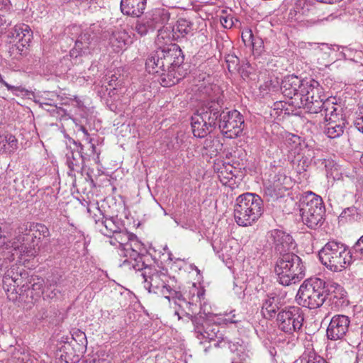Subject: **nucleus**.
<instances>
[{"mask_svg":"<svg viewBox=\"0 0 363 363\" xmlns=\"http://www.w3.org/2000/svg\"><path fill=\"white\" fill-rule=\"evenodd\" d=\"M179 286L177 283L176 295L172 297H166L169 303L172 301L182 309H188L192 313L204 314L207 319L203 320L201 323H194V333L196 337L202 343L203 341H216L214 344L216 347H224L228 345L232 352H235L240 359L239 362L233 360L231 363H243L247 358L250 357V350L247 342L243 340L238 342H231L225 340L222 333H220V325H228L229 323H237L240 321L238 318V315L235 311H231L229 313L213 314L207 310V304L205 299V289L195 283H193L186 289L184 294L179 291Z\"/></svg>","mask_w":363,"mask_h":363,"instance_id":"f257e3e1","label":"nucleus"},{"mask_svg":"<svg viewBox=\"0 0 363 363\" xmlns=\"http://www.w3.org/2000/svg\"><path fill=\"white\" fill-rule=\"evenodd\" d=\"M109 243L118 248L120 256L125 257L123 264L133 268L138 277L143 278L144 287L149 293L167 298L176 295V279L145 264V257L140 253L143 245L135 235L128 233L123 227L109 237Z\"/></svg>","mask_w":363,"mask_h":363,"instance_id":"f03ea898","label":"nucleus"},{"mask_svg":"<svg viewBox=\"0 0 363 363\" xmlns=\"http://www.w3.org/2000/svg\"><path fill=\"white\" fill-rule=\"evenodd\" d=\"M19 242L17 241L9 242L5 244L3 250L0 252V274L4 272L3 277V286L7 292H16L18 294L17 288L19 286L21 280V274L14 272V265H12L10 269L8 268L11 266V263L17 259V262L25 264L26 260L24 257H30L35 254L33 249L25 250V251H19Z\"/></svg>","mask_w":363,"mask_h":363,"instance_id":"7ed1b4c3","label":"nucleus"},{"mask_svg":"<svg viewBox=\"0 0 363 363\" xmlns=\"http://www.w3.org/2000/svg\"><path fill=\"white\" fill-rule=\"evenodd\" d=\"M263 212V201L257 194L247 192L236 198L234 218L238 225H252L258 220Z\"/></svg>","mask_w":363,"mask_h":363,"instance_id":"20e7f679","label":"nucleus"},{"mask_svg":"<svg viewBox=\"0 0 363 363\" xmlns=\"http://www.w3.org/2000/svg\"><path fill=\"white\" fill-rule=\"evenodd\" d=\"M328 295V284L318 277L306 279L300 286L296 300L309 309H316L324 303Z\"/></svg>","mask_w":363,"mask_h":363,"instance_id":"39448f33","label":"nucleus"},{"mask_svg":"<svg viewBox=\"0 0 363 363\" xmlns=\"http://www.w3.org/2000/svg\"><path fill=\"white\" fill-rule=\"evenodd\" d=\"M184 62V55L179 47L171 45L170 47L159 48L152 52L145 62L147 71L150 74L164 75L166 69L179 67Z\"/></svg>","mask_w":363,"mask_h":363,"instance_id":"423d86ee","label":"nucleus"},{"mask_svg":"<svg viewBox=\"0 0 363 363\" xmlns=\"http://www.w3.org/2000/svg\"><path fill=\"white\" fill-rule=\"evenodd\" d=\"M305 271L301 259L292 252L281 255L274 266L277 281L283 286L298 282L305 277Z\"/></svg>","mask_w":363,"mask_h":363,"instance_id":"0eeeda50","label":"nucleus"},{"mask_svg":"<svg viewBox=\"0 0 363 363\" xmlns=\"http://www.w3.org/2000/svg\"><path fill=\"white\" fill-rule=\"evenodd\" d=\"M320 262L333 272H341L352 261L350 249L343 243L337 241L328 242L319 251Z\"/></svg>","mask_w":363,"mask_h":363,"instance_id":"6e6552de","label":"nucleus"},{"mask_svg":"<svg viewBox=\"0 0 363 363\" xmlns=\"http://www.w3.org/2000/svg\"><path fill=\"white\" fill-rule=\"evenodd\" d=\"M211 101L200 108L191 116V128L193 134L197 138H204L210 133L215 127L218 118L219 104L218 99H215L208 93Z\"/></svg>","mask_w":363,"mask_h":363,"instance_id":"1a4fd4ad","label":"nucleus"},{"mask_svg":"<svg viewBox=\"0 0 363 363\" xmlns=\"http://www.w3.org/2000/svg\"><path fill=\"white\" fill-rule=\"evenodd\" d=\"M299 211L303 223L315 228L323 222L325 207L320 196L311 191L303 194L299 200Z\"/></svg>","mask_w":363,"mask_h":363,"instance_id":"9d476101","label":"nucleus"},{"mask_svg":"<svg viewBox=\"0 0 363 363\" xmlns=\"http://www.w3.org/2000/svg\"><path fill=\"white\" fill-rule=\"evenodd\" d=\"M37 233L42 238H48L50 236L49 229L42 223H24L18 226L16 231V235L10 242L17 241L21 246L19 251H25V250L33 249L35 254L30 257H24V259L27 262L30 258L34 257L38 254V250L35 247V240L38 238Z\"/></svg>","mask_w":363,"mask_h":363,"instance_id":"9b49d317","label":"nucleus"},{"mask_svg":"<svg viewBox=\"0 0 363 363\" xmlns=\"http://www.w3.org/2000/svg\"><path fill=\"white\" fill-rule=\"evenodd\" d=\"M276 321L281 331L293 334L301 330L304 321V313L298 306H286L279 311Z\"/></svg>","mask_w":363,"mask_h":363,"instance_id":"f8f14e48","label":"nucleus"},{"mask_svg":"<svg viewBox=\"0 0 363 363\" xmlns=\"http://www.w3.org/2000/svg\"><path fill=\"white\" fill-rule=\"evenodd\" d=\"M218 126L227 138H235L240 135L244 128V119L237 110L219 112Z\"/></svg>","mask_w":363,"mask_h":363,"instance_id":"ddd939ff","label":"nucleus"},{"mask_svg":"<svg viewBox=\"0 0 363 363\" xmlns=\"http://www.w3.org/2000/svg\"><path fill=\"white\" fill-rule=\"evenodd\" d=\"M293 180L282 172L270 175V178L264 183V194L272 199H277L284 196L293 186Z\"/></svg>","mask_w":363,"mask_h":363,"instance_id":"4468645a","label":"nucleus"},{"mask_svg":"<svg viewBox=\"0 0 363 363\" xmlns=\"http://www.w3.org/2000/svg\"><path fill=\"white\" fill-rule=\"evenodd\" d=\"M73 147L66 153V164L69 169L68 174L75 177L76 173H82L84 163L92 159L91 155L84 152V145L80 143L73 141Z\"/></svg>","mask_w":363,"mask_h":363,"instance_id":"2eb2a0df","label":"nucleus"},{"mask_svg":"<svg viewBox=\"0 0 363 363\" xmlns=\"http://www.w3.org/2000/svg\"><path fill=\"white\" fill-rule=\"evenodd\" d=\"M285 296L277 291L267 293L262 300L261 312L265 318L271 319L281 311Z\"/></svg>","mask_w":363,"mask_h":363,"instance_id":"dca6fc26","label":"nucleus"},{"mask_svg":"<svg viewBox=\"0 0 363 363\" xmlns=\"http://www.w3.org/2000/svg\"><path fill=\"white\" fill-rule=\"evenodd\" d=\"M350 320L345 315H334L326 330L327 337L330 340H339L344 338L348 332Z\"/></svg>","mask_w":363,"mask_h":363,"instance_id":"f3484780","label":"nucleus"},{"mask_svg":"<svg viewBox=\"0 0 363 363\" xmlns=\"http://www.w3.org/2000/svg\"><path fill=\"white\" fill-rule=\"evenodd\" d=\"M306 83H309V79H301L296 75H288L282 79L281 90L285 96L299 99L302 91L306 90Z\"/></svg>","mask_w":363,"mask_h":363,"instance_id":"a211bd4d","label":"nucleus"},{"mask_svg":"<svg viewBox=\"0 0 363 363\" xmlns=\"http://www.w3.org/2000/svg\"><path fill=\"white\" fill-rule=\"evenodd\" d=\"M324 120L326 123L324 125L323 133L328 138L335 139L343 134L345 120L337 113V111L330 114L328 117H325Z\"/></svg>","mask_w":363,"mask_h":363,"instance_id":"6ab92c4d","label":"nucleus"},{"mask_svg":"<svg viewBox=\"0 0 363 363\" xmlns=\"http://www.w3.org/2000/svg\"><path fill=\"white\" fill-rule=\"evenodd\" d=\"M269 238L273 242L276 251L281 255L288 253V251L294 250L296 247L293 238L282 230L274 229L271 230Z\"/></svg>","mask_w":363,"mask_h":363,"instance_id":"aec40b11","label":"nucleus"},{"mask_svg":"<svg viewBox=\"0 0 363 363\" xmlns=\"http://www.w3.org/2000/svg\"><path fill=\"white\" fill-rule=\"evenodd\" d=\"M299 107H302L310 113H319L324 118L328 117L330 114L337 111V104L334 102V99H321L315 101V102L308 101L306 104L299 106Z\"/></svg>","mask_w":363,"mask_h":363,"instance_id":"412c9836","label":"nucleus"},{"mask_svg":"<svg viewBox=\"0 0 363 363\" xmlns=\"http://www.w3.org/2000/svg\"><path fill=\"white\" fill-rule=\"evenodd\" d=\"M62 101V98L57 93L46 91L40 96L38 99L35 100V102L38 103L43 108H45V106L52 107V109H47V111L55 116V113L58 115L65 113V110L60 106L65 104Z\"/></svg>","mask_w":363,"mask_h":363,"instance_id":"4be33fe9","label":"nucleus"},{"mask_svg":"<svg viewBox=\"0 0 363 363\" xmlns=\"http://www.w3.org/2000/svg\"><path fill=\"white\" fill-rule=\"evenodd\" d=\"M94 36L91 37L89 30H85L75 42V45L70 50L72 57H77L79 55H88L94 49Z\"/></svg>","mask_w":363,"mask_h":363,"instance_id":"5701e85b","label":"nucleus"},{"mask_svg":"<svg viewBox=\"0 0 363 363\" xmlns=\"http://www.w3.org/2000/svg\"><path fill=\"white\" fill-rule=\"evenodd\" d=\"M94 220L96 228L108 238L124 227L122 222L116 217L105 218L102 215L101 218L94 217Z\"/></svg>","mask_w":363,"mask_h":363,"instance_id":"b1692460","label":"nucleus"},{"mask_svg":"<svg viewBox=\"0 0 363 363\" xmlns=\"http://www.w3.org/2000/svg\"><path fill=\"white\" fill-rule=\"evenodd\" d=\"M147 6V0H121L120 8L121 12L129 16L140 17Z\"/></svg>","mask_w":363,"mask_h":363,"instance_id":"393cba45","label":"nucleus"},{"mask_svg":"<svg viewBox=\"0 0 363 363\" xmlns=\"http://www.w3.org/2000/svg\"><path fill=\"white\" fill-rule=\"evenodd\" d=\"M132 43L129 33L123 28H117L109 38V44L113 50L119 52L126 48Z\"/></svg>","mask_w":363,"mask_h":363,"instance_id":"a878e982","label":"nucleus"},{"mask_svg":"<svg viewBox=\"0 0 363 363\" xmlns=\"http://www.w3.org/2000/svg\"><path fill=\"white\" fill-rule=\"evenodd\" d=\"M305 87L306 90L302 91L301 94L299 106L305 105L308 101L315 102V101L323 99L320 96L322 89L318 82L309 79V83L305 84Z\"/></svg>","mask_w":363,"mask_h":363,"instance_id":"bb28decb","label":"nucleus"},{"mask_svg":"<svg viewBox=\"0 0 363 363\" xmlns=\"http://www.w3.org/2000/svg\"><path fill=\"white\" fill-rule=\"evenodd\" d=\"M215 172L217 173L218 177L220 182L225 186H230L233 184L235 181V174L233 172L234 167L226 163H215L213 167Z\"/></svg>","mask_w":363,"mask_h":363,"instance_id":"cd10ccee","label":"nucleus"},{"mask_svg":"<svg viewBox=\"0 0 363 363\" xmlns=\"http://www.w3.org/2000/svg\"><path fill=\"white\" fill-rule=\"evenodd\" d=\"M9 37L17 40L23 47H26L31 41L32 31L28 25L18 24L13 27Z\"/></svg>","mask_w":363,"mask_h":363,"instance_id":"c85d7f7f","label":"nucleus"},{"mask_svg":"<svg viewBox=\"0 0 363 363\" xmlns=\"http://www.w3.org/2000/svg\"><path fill=\"white\" fill-rule=\"evenodd\" d=\"M18 148V142L15 135L9 133L0 134V154L13 155Z\"/></svg>","mask_w":363,"mask_h":363,"instance_id":"c756f323","label":"nucleus"},{"mask_svg":"<svg viewBox=\"0 0 363 363\" xmlns=\"http://www.w3.org/2000/svg\"><path fill=\"white\" fill-rule=\"evenodd\" d=\"M145 18L150 23V26L157 28H160L163 24L167 23L169 19V13L167 10L162 8H156L148 13Z\"/></svg>","mask_w":363,"mask_h":363,"instance_id":"7c9ffc66","label":"nucleus"},{"mask_svg":"<svg viewBox=\"0 0 363 363\" xmlns=\"http://www.w3.org/2000/svg\"><path fill=\"white\" fill-rule=\"evenodd\" d=\"M193 23L187 19L179 18L172 28V38L177 40L193 35Z\"/></svg>","mask_w":363,"mask_h":363,"instance_id":"2f4dec72","label":"nucleus"},{"mask_svg":"<svg viewBox=\"0 0 363 363\" xmlns=\"http://www.w3.org/2000/svg\"><path fill=\"white\" fill-rule=\"evenodd\" d=\"M241 37L246 47L257 52L261 51L263 47V40L259 37L255 36L250 28H245L242 31Z\"/></svg>","mask_w":363,"mask_h":363,"instance_id":"473e14b6","label":"nucleus"},{"mask_svg":"<svg viewBox=\"0 0 363 363\" xmlns=\"http://www.w3.org/2000/svg\"><path fill=\"white\" fill-rule=\"evenodd\" d=\"M234 245H236V242L233 239L227 240L222 246H220V244H219L216 240L212 242L213 250L216 253H220L221 256L228 258L231 257L237 252V249H233Z\"/></svg>","mask_w":363,"mask_h":363,"instance_id":"72a5a7b5","label":"nucleus"},{"mask_svg":"<svg viewBox=\"0 0 363 363\" xmlns=\"http://www.w3.org/2000/svg\"><path fill=\"white\" fill-rule=\"evenodd\" d=\"M345 59L363 65V46L346 47L342 50Z\"/></svg>","mask_w":363,"mask_h":363,"instance_id":"f704fd0d","label":"nucleus"},{"mask_svg":"<svg viewBox=\"0 0 363 363\" xmlns=\"http://www.w3.org/2000/svg\"><path fill=\"white\" fill-rule=\"evenodd\" d=\"M33 283L31 284V289H30L29 286H25L23 285L22 288L19 289L21 293L23 291V289L26 288L24 291H26V289L30 292V296L33 300H37L41 295H43V286L44 284V280L40 277H35L32 279Z\"/></svg>","mask_w":363,"mask_h":363,"instance_id":"c9c22d12","label":"nucleus"},{"mask_svg":"<svg viewBox=\"0 0 363 363\" xmlns=\"http://www.w3.org/2000/svg\"><path fill=\"white\" fill-rule=\"evenodd\" d=\"M285 145L286 146L288 152L294 157L300 154L301 146V139L298 136L291 135L287 137L285 140Z\"/></svg>","mask_w":363,"mask_h":363,"instance_id":"e433bc0d","label":"nucleus"},{"mask_svg":"<svg viewBox=\"0 0 363 363\" xmlns=\"http://www.w3.org/2000/svg\"><path fill=\"white\" fill-rule=\"evenodd\" d=\"M82 140L85 143L83 145L84 149L86 148V150L89 155H91L92 160L96 164L100 163L99 155L100 152H97L96 148L95 147L94 143H93L94 139L91 137V135L88 133L86 135H84Z\"/></svg>","mask_w":363,"mask_h":363,"instance_id":"4c0bfd02","label":"nucleus"},{"mask_svg":"<svg viewBox=\"0 0 363 363\" xmlns=\"http://www.w3.org/2000/svg\"><path fill=\"white\" fill-rule=\"evenodd\" d=\"M221 147L222 144L216 138H206L203 143V149L206 150V154L211 156L217 155Z\"/></svg>","mask_w":363,"mask_h":363,"instance_id":"58836bf2","label":"nucleus"},{"mask_svg":"<svg viewBox=\"0 0 363 363\" xmlns=\"http://www.w3.org/2000/svg\"><path fill=\"white\" fill-rule=\"evenodd\" d=\"M303 360L305 363H328L326 360L315 351H308L307 353L303 354Z\"/></svg>","mask_w":363,"mask_h":363,"instance_id":"ea45409f","label":"nucleus"},{"mask_svg":"<svg viewBox=\"0 0 363 363\" xmlns=\"http://www.w3.org/2000/svg\"><path fill=\"white\" fill-rule=\"evenodd\" d=\"M220 22L225 28L230 29L236 26L239 21L231 14H225L220 16Z\"/></svg>","mask_w":363,"mask_h":363,"instance_id":"a19ab883","label":"nucleus"},{"mask_svg":"<svg viewBox=\"0 0 363 363\" xmlns=\"http://www.w3.org/2000/svg\"><path fill=\"white\" fill-rule=\"evenodd\" d=\"M60 290L57 289L56 284H50L43 289V299H52L57 297Z\"/></svg>","mask_w":363,"mask_h":363,"instance_id":"79ce46f5","label":"nucleus"},{"mask_svg":"<svg viewBox=\"0 0 363 363\" xmlns=\"http://www.w3.org/2000/svg\"><path fill=\"white\" fill-rule=\"evenodd\" d=\"M16 363H33V359L28 351H18L14 354Z\"/></svg>","mask_w":363,"mask_h":363,"instance_id":"37998d69","label":"nucleus"},{"mask_svg":"<svg viewBox=\"0 0 363 363\" xmlns=\"http://www.w3.org/2000/svg\"><path fill=\"white\" fill-rule=\"evenodd\" d=\"M135 30L140 35H145L150 30H154L152 26H150V23L148 22L146 18L138 22L135 26Z\"/></svg>","mask_w":363,"mask_h":363,"instance_id":"c03bdc74","label":"nucleus"},{"mask_svg":"<svg viewBox=\"0 0 363 363\" xmlns=\"http://www.w3.org/2000/svg\"><path fill=\"white\" fill-rule=\"evenodd\" d=\"M358 216L357 209L354 206L345 208L340 214L341 218H345L349 221L356 219Z\"/></svg>","mask_w":363,"mask_h":363,"instance_id":"a18cd8bd","label":"nucleus"},{"mask_svg":"<svg viewBox=\"0 0 363 363\" xmlns=\"http://www.w3.org/2000/svg\"><path fill=\"white\" fill-rule=\"evenodd\" d=\"M4 85L7 88L9 91H11L13 94L16 96L27 95L28 91L21 86H12L8 84L6 82H4Z\"/></svg>","mask_w":363,"mask_h":363,"instance_id":"49530a36","label":"nucleus"},{"mask_svg":"<svg viewBox=\"0 0 363 363\" xmlns=\"http://www.w3.org/2000/svg\"><path fill=\"white\" fill-rule=\"evenodd\" d=\"M72 339L77 342L79 345H84L86 343V335L84 332L77 330L72 334Z\"/></svg>","mask_w":363,"mask_h":363,"instance_id":"de8ad7c7","label":"nucleus"},{"mask_svg":"<svg viewBox=\"0 0 363 363\" xmlns=\"http://www.w3.org/2000/svg\"><path fill=\"white\" fill-rule=\"evenodd\" d=\"M354 125L359 131L363 133V108L359 109L357 113Z\"/></svg>","mask_w":363,"mask_h":363,"instance_id":"09e8293b","label":"nucleus"},{"mask_svg":"<svg viewBox=\"0 0 363 363\" xmlns=\"http://www.w3.org/2000/svg\"><path fill=\"white\" fill-rule=\"evenodd\" d=\"M11 4L10 0H0V13L4 14L11 9Z\"/></svg>","mask_w":363,"mask_h":363,"instance_id":"8fccbe9b","label":"nucleus"},{"mask_svg":"<svg viewBox=\"0 0 363 363\" xmlns=\"http://www.w3.org/2000/svg\"><path fill=\"white\" fill-rule=\"evenodd\" d=\"M82 363H106V360L99 357L92 356L82 360Z\"/></svg>","mask_w":363,"mask_h":363,"instance_id":"3c124183","label":"nucleus"},{"mask_svg":"<svg viewBox=\"0 0 363 363\" xmlns=\"http://www.w3.org/2000/svg\"><path fill=\"white\" fill-rule=\"evenodd\" d=\"M354 249L356 252L363 255V235L356 242Z\"/></svg>","mask_w":363,"mask_h":363,"instance_id":"603ef678","label":"nucleus"},{"mask_svg":"<svg viewBox=\"0 0 363 363\" xmlns=\"http://www.w3.org/2000/svg\"><path fill=\"white\" fill-rule=\"evenodd\" d=\"M315 351L313 347V344L311 341H307L305 344V351L303 353H307L308 351Z\"/></svg>","mask_w":363,"mask_h":363,"instance_id":"864d4df0","label":"nucleus"},{"mask_svg":"<svg viewBox=\"0 0 363 363\" xmlns=\"http://www.w3.org/2000/svg\"><path fill=\"white\" fill-rule=\"evenodd\" d=\"M79 130H81L82 132V133L84 134V135H86V134H88V131L82 125H81L79 128Z\"/></svg>","mask_w":363,"mask_h":363,"instance_id":"5fc2aeb1","label":"nucleus"},{"mask_svg":"<svg viewBox=\"0 0 363 363\" xmlns=\"http://www.w3.org/2000/svg\"><path fill=\"white\" fill-rule=\"evenodd\" d=\"M315 1L318 2H322V3H325V4H333V0H315Z\"/></svg>","mask_w":363,"mask_h":363,"instance_id":"6e6d98bb","label":"nucleus"},{"mask_svg":"<svg viewBox=\"0 0 363 363\" xmlns=\"http://www.w3.org/2000/svg\"><path fill=\"white\" fill-rule=\"evenodd\" d=\"M75 361L72 359L71 358H67V357H65V363H74Z\"/></svg>","mask_w":363,"mask_h":363,"instance_id":"4d7b16f0","label":"nucleus"},{"mask_svg":"<svg viewBox=\"0 0 363 363\" xmlns=\"http://www.w3.org/2000/svg\"><path fill=\"white\" fill-rule=\"evenodd\" d=\"M37 235H38V238L35 240V247L38 245V243L40 242V240H41V236H39V233H37Z\"/></svg>","mask_w":363,"mask_h":363,"instance_id":"13d9d810","label":"nucleus"},{"mask_svg":"<svg viewBox=\"0 0 363 363\" xmlns=\"http://www.w3.org/2000/svg\"><path fill=\"white\" fill-rule=\"evenodd\" d=\"M209 89H211V90H218V86H213V88L211 86V87H208V88H206V93H208V90Z\"/></svg>","mask_w":363,"mask_h":363,"instance_id":"bf43d9fd","label":"nucleus"},{"mask_svg":"<svg viewBox=\"0 0 363 363\" xmlns=\"http://www.w3.org/2000/svg\"><path fill=\"white\" fill-rule=\"evenodd\" d=\"M191 268L192 269H195L198 273H199V272H200V271H199V269L197 268V267H196V266H194V265H191Z\"/></svg>","mask_w":363,"mask_h":363,"instance_id":"052dcab7","label":"nucleus"},{"mask_svg":"<svg viewBox=\"0 0 363 363\" xmlns=\"http://www.w3.org/2000/svg\"><path fill=\"white\" fill-rule=\"evenodd\" d=\"M174 314H175V315H177L178 316V318H179V319H180V318H181L180 315H179V313L177 311H176L174 312Z\"/></svg>","mask_w":363,"mask_h":363,"instance_id":"680f3d73","label":"nucleus"},{"mask_svg":"<svg viewBox=\"0 0 363 363\" xmlns=\"http://www.w3.org/2000/svg\"><path fill=\"white\" fill-rule=\"evenodd\" d=\"M4 82H5L3 78L1 77V75L0 74V82L4 85Z\"/></svg>","mask_w":363,"mask_h":363,"instance_id":"e2e57ef3","label":"nucleus"},{"mask_svg":"<svg viewBox=\"0 0 363 363\" xmlns=\"http://www.w3.org/2000/svg\"><path fill=\"white\" fill-rule=\"evenodd\" d=\"M76 102H77V106H78L79 107H81V106L82 105V102H81V101H76Z\"/></svg>","mask_w":363,"mask_h":363,"instance_id":"0e129e2a","label":"nucleus"},{"mask_svg":"<svg viewBox=\"0 0 363 363\" xmlns=\"http://www.w3.org/2000/svg\"><path fill=\"white\" fill-rule=\"evenodd\" d=\"M45 108H44L45 110L47 111V109H52V107H50V106H45Z\"/></svg>","mask_w":363,"mask_h":363,"instance_id":"69168bd1","label":"nucleus"},{"mask_svg":"<svg viewBox=\"0 0 363 363\" xmlns=\"http://www.w3.org/2000/svg\"><path fill=\"white\" fill-rule=\"evenodd\" d=\"M8 297H9L10 299H11V298L14 299V298H17V296H16V297H13V298H11L9 294H8Z\"/></svg>","mask_w":363,"mask_h":363,"instance_id":"338daca9","label":"nucleus"},{"mask_svg":"<svg viewBox=\"0 0 363 363\" xmlns=\"http://www.w3.org/2000/svg\"><path fill=\"white\" fill-rule=\"evenodd\" d=\"M361 160H362V162H363V155L362 156Z\"/></svg>","mask_w":363,"mask_h":363,"instance_id":"774afa93","label":"nucleus"}]
</instances>
